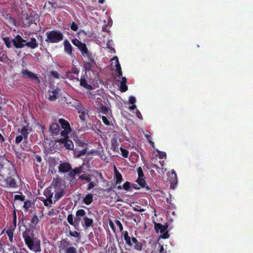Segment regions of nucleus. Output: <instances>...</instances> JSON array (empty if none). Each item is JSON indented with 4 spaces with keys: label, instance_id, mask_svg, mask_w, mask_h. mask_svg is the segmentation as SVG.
<instances>
[{
    "label": "nucleus",
    "instance_id": "45",
    "mask_svg": "<svg viewBox=\"0 0 253 253\" xmlns=\"http://www.w3.org/2000/svg\"><path fill=\"white\" fill-rule=\"evenodd\" d=\"M70 28L73 31L76 32L78 30L79 26H78V24L76 23H75V22L73 21L72 22H71L70 24Z\"/></svg>",
    "mask_w": 253,
    "mask_h": 253
},
{
    "label": "nucleus",
    "instance_id": "43",
    "mask_svg": "<svg viewBox=\"0 0 253 253\" xmlns=\"http://www.w3.org/2000/svg\"><path fill=\"white\" fill-rule=\"evenodd\" d=\"M14 227H11L6 231V233L8 237H13Z\"/></svg>",
    "mask_w": 253,
    "mask_h": 253
},
{
    "label": "nucleus",
    "instance_id": "22",
    "mask_svg": "<svg viewBox=\"0 0 253 253\" xmlns=\"http://www.w3.org/2000/svg\"><path fill=\"white\" fill-rule=\"evenodd\" d=\"M54 189V187L52 186V182L50 186H48L45 189L43 192V195L45 196L46 198L53 197Z\"/></svg>",
    "mask_w": 253,
    "mask_h": 253
},
{
    "label": "nucleus",
    "instance_id": "13",
    "mask_svg": "<svg viewBox=\"0 0 253 253\" xmlns=\"http://www.w3.org/2000/svg\"><path fill=\"white\" fill-rule=\"evenodd\" d=\"M37 15L30 13L26 14V17L23 20V24L25 27H29L31 24L34 23L36 19V16Z\"/></svg>",
    "mask_w": 253,
    "mask_h": 253
},
{
    "label": "nucleus",
    "instance_id": "5",
    "mask_svg": "<svg viewBox=\"0 0 253 253\" xmlns=\"http://www.w3.org/2000/svg\"><path fill=\"white\" fill-rule=\"evenodd\" d=\"M52 186L54 187V199H55V201H58L65 195L66 190L63 187L61 181L58 178H53Z\"/></svg>",
    "mask_w": 253,
    "mask_h": 253
},
{
    "label": "nucleus",
    "instance_id": "57",
    "mask_svg": "<svg viewBox=\"0 0 253 253\" xmlns=\"http://www.w3.org/2000/svg\"><path fill=\"white\" fill-rule=\"evenodd\" d=\"M86 153V148L78 152V157H80L85 154Z\"/></svg>",
    "mask_w": 253,
    "mask_h": 253
},
{
    "label": "nucleus",
    "instance_id": "10",
    "mask_svg": "<svg viewBox=\"0 0 253 253\" xmlns=\"http://www.w3.org/2000/svg\"><path fill=\"white\" fill-rule=\"evenodd\" d=\"M78 179L84 180L88 183L86 188L87 191H90L96 185L95 182L91 181V175L89 173H84L80 175Z\"/></svg>",
    "mask_w": 253,
    "mask_h": 253
},
{
    "label": "nucleus",
    "instance_id": "20",
    "mask_svg": "<svg viewBox=\"0 0 253 253\" xmlns=\"http://www.w3.org/2000/svg\"><path fill=\"white\" fill-rule=\"evenodd\" d=\"M25 46H27L28 47H29L31 49H35L38 47L39 43L37 41V40L34 38L32 37L30 39V41L27 42L26 41V42L25 43Z\"/></svg>",
    "mask_w": 253,
    "mask_h": 253
},
{
    "label": "nucleus",
    "instance_id": "21",
    "mask_svg": "<svg viewBox=\"0 0 253 253\" xmlns=\"http://www.w3.org/2000/svg\"><path fill=\"white\" fill-rule=\"evenodd\" d=\"M72 42L75 46L78 47V49L81 52L87 47L85 43L81 42L77 39H73L72 40Z\"/></svg>",
    "mask_w": 253,
    "mask_h": 253
},
{
    "label": "nucleus",
    "instance_id": "56",
    "mask_svg": "<svg viewBox=\"0 0 253 253\" xmlns=\"http://www.w3.org/2000/svg\"><path fill=\"white\" fill-rule=\"evenodd\" d=\"M50 74L52 77L56 79H59L60 77L59 73L56 71H51Z\"/></svg>",
    "mask_w": 253,
    "mask_h": 253
},
{
    "label": "nucleus",
    "instance_id": "7",
    "mask_svg": "<svg viewBox=\"0 0 253 253\" xmlns=\"http://www.w3.org/2000/svg\"><path fill=\"white\" fill-rule=\"evenodd\" d=\"M169 226L167 223L163 225L159 223H155L154 229L157 233L160 232L161 234V237L163 239H168L169 237V235L168 233V228Z\"/></svg>",
    "mask_w": 253,
    "mask_h": 253
},
{
    "label": "nucleus",
    "instance_id": "23",
    "mask_svg": "<svg viewBox=\"0 0 253 253\" xmlns=\"http://www.w3.org/2000/svg\"><path fill=\"white\" fill-rule=\"evenodd\" d=\"M114 179H116V184H119L121 183L123 180L121 173L117 170L115 166H114Z\"/></svg>",
    "mask_w": 253,
    "mask_h": 253
},
{
    "label": "nucleus",
    "instance_id": "59",
    "mask_svg": "<svg viewBox=\"0 0 253 253\" xmlns=\"http://www.w3.org/2000/svg\"><path fill=\"white\" fill-rule=\"evenodd\" d=\"M66 139H67V138L63 137V138H59V139H56L55 140V141L56 142H58V143L64 144Z\"/></svg>",
    "mask_w": 253,
    "mask_h": 253
},
{
    "label": "nucleus",
    "instance_id": "8",
    "mask_svg": "<svg viewBox=\"0 0 253 253\" xmlns=\"http://www.w3.org/2000/svg\"><path fill=\"white\" fill-rule=\"evenodd\" d=\"M61 248L64 251V253H78L77 249L72 246L67 239L61 241Z\"/></svg>",
    "mask_w": 253,
    "mask_h": 253
},
{
    "label": "nucleus",
    "instance_id": "58",
    "mask_svg": "<svg viewBox=\"0 0 253 253\" xmlns=\"http://www.w3.org/2000/svg\"><path fill=\"white\" fill-rule=\"evenodd\" d=\"M129 103L130 104H134L136 101L135 98L133 96H130L128 100Z\"/></svg>",
    "mask_w": 253,
    "mask_h": 253
},
{
    "label": "nucleus",
    "instance_id": "64",
    "mask_svg": "<svg viewBox=\"0 0 253 253\" xmlns=\"http://www.w3.org/2000/svg\"><path fill=\"white\" fill-rule=\"evenodd\" d=\"M126 77H123L121 82V84H126Z\"/></svg>",
    "mask_w": 253,
    "mask_h": 253
},
{
    "label": "nucleus",
    "instance_id": "38",
    "mask_svg": "<svg viewBox=\"0 0 253 253\" xmlns=\"http://www.w3.org/2000/svg\"><path fill=\"white\" fill-rule=\"evenodd\" d=\"M8 246L9 247L8 248V251L12 253H20L18 252V250L16 247L13 245L8 244Z\"/></svg>",
    "mask_w": 253,
    "mask_h": 253
},
{
    "label": "nucleus",
    "instance_id": "36",
    "mask_svg": "<svg viewBox=\"0 0 253 253\" xmlns=\"http://www.w3.org/2000/svg\"><path fill=\"white\" fill-rule=\"evenodd\" d=\"M87 110L84 108V111H82V113H79V118L82 121H85L86 119V115H87Z\"/></svg>",
    "mask_w": 253,
    "mask_h": 253
},
{
    "label": "nucleus",
    "instance_id": "48",
    "mask_svg": "<svg viewBox=\"0 0 253 253\" xmlns=\"http://www.w3.org/2000/svg\"><path fill=\"white\" fill-rule=\"evenodd\" d=\"M23 139L24 140V136H23L22 135H19L15 138V143L16 144H19L22 141Z\"/></svg>",
    "mask_w": 253,
    "mask_h": 253
},
{
    "label": "nucleus",
    "instance_id": "37",
    "mask_svg": "<svg viewBox=\"0 0 253 253\" xmlns=\"http://www.w3.org/2000/svg\"><path fill=\"white\" fill-rule=\"evenodd\" d=\"M69 234L71 236L77 238L78 239V240L81 239V235L79 232H78L76 231H72L71 230L69 231Z\"/></svg>",
    "mask_w": 253,
    "mask_h": 253
},
{
    "label": "nucleus",
    "instance_id": "33",
    "mask_svg": "<svg viewBox=\"0 0 253 253\" xmlns=\"http://www.w3.org/2000/svg\"><path fill=\"white\" fill-rule=\"evenodd\" d=\"M72 106L76 109L78 113H82V111H84L85 108L81 103H75Z\"/></svg>",
    "mask_w": 253,
    "mask_h": 253
},
{
    "label": "nucleus",
    "instance_id": "27",
    "mask_svg": "<svg viewBox=\"0 0 253 253\" xmlns=\"http://www.w3.org/2000/svg\"><path fill=\"white\" fill-rule=\"evenodd\" d=\"M136 182L142 187L145 188L147 191L150 190V188L148 186H146V182L144 177H138Z\"/></svg>",
    "mask_w": 253,
    "mask_h": 253
},
{
    "label": "nucleus",
    "instance_id": "44",
    "mask_svg": "<svg viewBox=\"0 0 253 253\" xmlns=\"http://www.w3.org/2000/svg\"><path fill=\"white\" fill-rule=\"evenodd\" d=\"M3 41L7 47L10 48L11 47V41L8 37L3 38Z\"/></svg>",
    "mask_w": 253,
    "mask_h": 253
},
{
    "label": "nucleus",
    "instance_id": "26",
    "mask_svg": "<svg viewBox=\"0 0 253 253\" xmlns=\"http://www.w3.org/2000/svg\"><path fill=\"white\" fill-rule=\"evenodd\" d=\"M83 219L84 221V223H82V226L85 229L93 225V220L92 218H88L85 216V217Z\"/></svg>",
    "mask_w": 253,
    "mask_h": 253
},
{
    "label": "nucleus",
    "instance_id": "30",
    "mask_svg": "<svg viewBox=\"0 0 253 253\" xmlns=\"http://www.w3.org/2000/svg\"><path fill=\"white\" fill-rule=\"evenodd\" d=\"M93 201V195L91 194H87L83 199L84 203L86 205H90Z\"/></svg>",
    "mask_w": 253,
    "mask_h": 253
},
{
    "label": "nucleus",
    "instance_id": "61",
    "mask_svg": "<svg viewBox=\"0 0 253 253\" xmlns=\"http://www.w3.org/2000/svg\"><path fill=\"white\" fill-rule=\"evenodd\" d=\"M72 72L78 76L79 74L80 71L77 67H75L72 68Z\"/></svg>",
    "mask_w": 253,
    "mask_h": 253
},
{
    "label": "nucleus",
    "instance_id": "52",
    "mask_svg": "<svg viewBox=\"0 0 253 253\" xmlns=\"http://www.w3.org/2000/svg\"><path fill=\"white\" fill-rule=\"evenodd\" d=\"M137 173L138 177H144V173L141 167H139L137 169Z\"/></svg>",
    "mask_w": 253,
    "mask_h": 253
},
{
    "label": "nucleus",
    "instance_id": "12",
    "mask_svg": "<svg viewBox=\"0 0 253 253\" xmlns=\"http://www.w3.org/2000/svg\"><path fill=\"white\" fill-rule=\"evenodd\" d=\"M3 187L15 188L18 187L16 180L11 176L7 177L3 181Z\"/></svg>",
    "mask_w": 253,
    "mask_h": 253
},
{
    "label": "nucleus",
    "instance_id": "25",
    "mask_svg": "<svg viewBox=\"0 0 253 253\" xmlns=\"http://www.w3.org/2000/svg\"><path fill=\"white\" fill-rule=\"evenodd\" d=\"M58 122L61 125V127L63 129L72 130L70 125L67 120L62 118H60L58 120Z\"/></svg>",
    "mask_w": 253,
    "mask_h": 253
},
{
    "label": "nucleus",
    "instance_id": "19",
    "mask_svg": "<svg viewBox=\"0 0 253 253\" xmlns=\"http://www.w3.org/2000/svg\"><path fill=\"white\" fill-rule=\"evenodd\" d=\"M63 44L64 51L68 55H72L73 48L70 42L67 40H65L63 42Z\"/></svg>",
    "mask_w": 253,
    "mask_h": 253
},
{
    "label": "nucleus",
    "instance_id": "53",
    "mask_svg": "<svg viewBox=\"0 0 253 253\" xmlns=\"http://www.w3.org/2000/svg\"><path fill=\"white\" fill-rule=\"evenodd\" d=\"M158 157L160 159L166 158V153L164 152H158Z\"/></svg>",
    "mask_w": 253,
    "mask_h": 253
},
{
    "label": "nucleus",
    "instance_id": "2",
    "mask_svg": "<svg viewBox=\"0 0 253 253\" xmlns=\"http://www.w3.org/2000/svg\"><path fill=\"white\" fill-rule=\"evenodd\" d=\"M84 165V163H83L81 166L72 169L70 163L68 162L62 163L58 166V172L64 173L69 172L68 174V177L73 180L76 179V175L80 174L83 172Z\"/></svg>",
    "mask_w": 253,
    "mask_h": 253
},
{
    "label": "nucleus",
    "instance_id": "14",
    "mask_svg": "<svg viewBox=\"0 0 253 253\" xmlns=\"http://www.w3.org/2000/svg\"><path fill=\"white\" fill-rule=\"evenodd\" d=\"M11 42L15 48H22L25 46L26 40L23 39L19 35H17Z\"/></svg>",
    "mask_w": 253,
    "mask_h": 253
},
{
    "label": "nucleus",
    "instance_id": "54",
    "mask_svg": "<svg viewBox=\"0 0 253 253\" xmlns=\"http://www.w3.org/2000/svg\"><path fill=\"white\" fill-rule=\"evenodd\" d=\"M6 18L9 20L10 23L15 25V20L12 16L9 15H7Z\"/></svg>",
    "mask_w": 253,
    "mask_h": 253
},
{
    "label": "nucleus",
    "instance_id": "18",
    "mask_svg": "<svg viewBox=\"0 0 253 253\" xmlns=\"http://www.w3.org/2000/svg\"><path fill=\"white\" fill-rule=\"evenodd\" d=\"M31 129L27 128V126H23L21 129L19 128L18 129V132H20L21 135H22L24 136V142L27 143H28V138L29 133L30 132Z\"/></svg>",
    "mask_w": 253,
    "mask_h": 253
},
{
    "label": "nucleus",
    "instance_id": "28",
    "mask_svg": "<svg viewBox=\"0 0 253 253\" xmlns=\"http://www.w3.org/2000/svg\"><path fill=\"white\" fill-rule=\"evenodd\" d=\"M49 100L51 101H55L57 99V96L58 94V90L57 89H55L52 91H49Z\"/></svg>",
    "mask_w": 253,
    "mask_h": 253
},
{
    "label": "nucleus",
    "instance_id": "4",
    "mask_svg": "<svg viewBox=\"0 0 253 253\" xmlns=\"http://www.w3.org/2000/svg\"><path fill=\"white\" fill-rule=\"evenodd\" d=\"M45 42L48 43H58L63 40V34L59 30H53L48 31L45 34Z\"/></svg>",
    "mask_w": 253,
    "mask_h": 253
},
{
    "label": "nucleus",
    "instance_id": "51",
    "mask_svg": "<svg viewBox=\"0 0 253 253\" xmlns=\"http://www.w3.org/2000/svg\"><path fill=\"white\" fill-rule=\"evenodd\" d=\"M101 119H102V120L103 123L105 125H106L107 126H109L110 125V122L108 121V120L105 116H102Z\"/></svg>",
    "mask_w": 253,
    "mask_h": 253
},
{
    "label": "nucleus",
    "instance_id": "62",
    "mask_svg": "<svg viewBox=\"0 0 253 253\" xmlns=\"http://www.w3.org/2000/svg\"><path fill=\"white\" fill-rule=\"evenodd\" d=\"M34 160L40 163L42 162V158L40 155H35Z\"/></svg>",
    "mask_w": 253,
    "mask_h": 253
},
{
    "label": "nucleus",
    "instance_id": "31",
    "mask_svg": "<svg viewBox=\"0 0 253 253\" xmlns=\"http://www.w3.org/2000/svg\"><path fill=\"white\" fill-rule=\"evenodd\" d=\"M68 222L71 225L73 226L76 230H77V228L76 224L75 219H74V217L72 214H69L67 216V218Z\"/></svg>",
    "mask_w": 253,
    "mask_h": 253
},
{
    "label": "nucleus",
    "instance_id": "47",
    "mask_svg": "<svg viewBox=\"0 0 253 253\" xmlns=\"http://www.w3.org/2000/svg\"><path fill=\"white\" fill-rule=\"evenodd\" d=\"M25 196L22 194V195H15L14 196V199L15 200H20L21 201H25Z\"/></svg>",
    "mask_w": 253,
    "mask_h": 253
},
{
    "label": "nucleus",
    "instance_id": "15",
    "mask_svg": "<svg viewBox=\"0 0 253 253\" xmlns=\"http://www.w3.org/2000/svg\"><path fill=\"white\" fill-rule=\"evenodd\" d=\"M86 212L83 209L78 210L76 212L75 217L76 224L77 228V230L79 229L80 223L81 221L83 218L85 217Z\"/></svg>",
    "mask_w": 253,
    "mask_h": 253
},
{
    "label": "nucleus",
    "instance_id": "35",
    "mask_svg": "<svg viewBox=\"0 0 253 253\" xmlns=\"http://www.w3.org/2000/svg\"><path fill=\"white\" fill-rule=\"evenodd\" d=\"M145 137L147 138L150 144L153 147H154V143L152 141L151 134L150 132L146 131V133L144 134Z\"/></svg>",
    "mask_w": 253,
    "mask_h": 253
},
{
    "label": "nucleus",
    "instance_id": "11",
    "mask_svg": "<svg viewBox=\"0 0 253 253\" xmlns=\"http://www.w3.org/2000/svg\"><path fill=\"white\" fill-rule=\"evenodd\" d=\"M86 71H87L85 70L84 74L82 75L80 79L78 77L75 79L80 82V86L83 87L86 89L90 90L93 89V88L91 84H88V82L87 81L88 76L87 75Z\"/></svg>",
    "mask_w": 253,
    "mask_h": 253
},
{
    "label": "nucleus",
    "instance_id": "16",
    "mask_svg": "<svg viewBox=\"0 0 253 253\" xmlns=\"http://www.w3.org/2000/svg\"><path fill=\"white\" fill-rule=\"evenodd\" d=\"M169 181L170 183V188L174 189L177 184V177L175 171L172 169L169 176Z\"/></svg>",
    "mask_w": 253,
    "mask_h": 253
},
{
    "label": "nucleus",
    "instance_id": "9",
    "mask_svg": "<svg viewBox=\"0 0 253 253\" xmlns=\"http://www.w3.org/2000/svg\"><path fill=\"white\" fill-rule=\"evenodd\" d=\"M21 76L26 79H30L32 81H35L37 84L41 83V81L37 74L29 71L28 69H22L21 72Z\"/></svg>",
    "mask_w": 253,
    "mask_h": 253
},
{
    "label": "nucleus",
    "instance_id": "41",
    "mask_svg": "<svg viewBox=\"0 0 253 253\" xmlns=\"http://www.w3.org/2000/svg\"><path fill=\"white\" fill-rule=\"evenodd\" d=\"M120 149L121 151L122 156L125 158H127L129 154L128 151L122 147H120Z\"/></svg>",
    "mask_w": 253,
    "mask_h": 253
},
{
    "label": "nucleus",
    "instance_id": "34",
    "mask_svg": "<svg viewBox=\"0 0 253 253\" xmlns=\"http://www.w3.org/2000/svg\"><path fill=\"white\" fill-rule=\"evenodd\" d=\"M64 146L66 149L69 150H73L74 149V144L72 140L67 138L64 143Z\"/></svg>",
    "mask_w": 253,
    "mask_h": 253
},
{
    "label": "nucleus",
    "instance_id": "40",
    "mask_svg": "<svg viewBox=\"0 0 253 253\" xmlns=\"http://www.w3.org/2000/svg\"><path fill=\"white\" fill-rule=\"evenodd\" d=\"M39 222V219L37 215L35 214L34 215L31 219V222L32 224L36 225Z\"/></svg>",
    "mask_w": 253,
    "mask_h": 253
},
{
    "label": "nucleus",
    "instance_id": "39",
    "mask_svg": "<svg viewBox=\"0 0 253 253\" xmlns=\"http://www.w3.org/2000/svg\"><path fill=\"white\" fill-rule=\"evenodd\" d=\"M72 130H67V129H63V130L61 131L60 132L61 136H63L64 138H69V134L71 133Z\"/></svg>",
    "mask_w": 253,
    "mask_h": 253
},
{
    "label": "nucleus",
    "instance_id": "49",
    "mask_svg": "<svg viewBox=\"0 0 253 253\" xmlns=\"http://www.w3.org/2000/svg\"><path fill=\"white\" fill-rule=\"evenodd\" d=\"M40 200L42 202V203H43L44 206L47 207L48 208H50L51 206L49 205V203L47 202V201L46 200V199H44V198H42V197H41L40 198Z\"/></svg>",
    "mask_w": 253,
    "mask_h": 253
},
{
    "label": "nucleus",
    "instance_id": "55",
    "mask_svg": "<svg viewBox=\"0 0 253 253\" xmlns=\"http://www.w3.org/2000/svg\"><path fill=\"white\" fill-rule=\"evenodd\" d=\"M127 90V86L126 84H121L120 90L122 92H125Z\"/></svg>",
    "mask_w": 253,
    "mask_h": 253
},
{
    "label": "nucleus",
    "instance_id": "42",
    "mask_svg": "<svg viewBox=\"0 0 253 253\" xmlns=\"http://www.w3.org/2000/svg\"><path fill=\"white\" fill-rule=\"evenodd\" d=\"M131 187V184L128 181H126L123 185V188L126 191H129Z\"/></svg>",
    "mask_w": 253,
    "mask_h": 253
},
{
    "label": "nucleus",
    "instance_id": "46",
    "mask_svg": "<svg viewBox=\"0 0 253 253\" xmlns=\"http://www.w3.org/2000/svg\"><path fill=\"white\" fill-rule=\"evenodd\" d=\"M31 206V202L30 200H27L24 202L23 208L27 211Z\"/></svg>",
    "mask_w": 253,
    "mask_h": 253
},
{
    "label": "nucleus",
    "instance_id": "32",
    "mask_svg": "<svg viewBox=\"0 0 253 253\" xmlns=\"http://www.w3.org/2000/svg\"><path fill=\"white\" fill-rule=\"evenodd\" d=\"M98 111L104 115H107L109 113V111L110 110L107 107L102 104H100L98 108Z\"/></svg>",
    "mask_w": 253,
    "mask_h": 253
},
{
    "label": "nucleus",
    "instance_id": "1",
    "mask_svg": "<svg viewBox=\"0 0 253 253\" xmlns=\"http://www.w3.org/2000/svg\"><path fill=\"white\" fill-rule=\"evenodd\" d=\"M22 237L25 245L29 250L36 253L41 252L40 240L34 238V234L31 233L30 229H26L22 233Z\"/></svg>",
    "mask_w": 253,
    "mask_h": 253
},
{
    "label": "nucleus",
    "instance_id": "24",
    "mask_svg": "<svg viewBox=\"0 0 253 253\" xmlns=\"http://www.w3.org/2000/svg\"><path fill=\"white\" fill-rule=\"evenodd\" d=\"M112 60L115 61L116 70L118 73V77L120 78L122 76L123 73L122 71L121 65L119 63L118 58L117 56H114Z\"/></svg>",
    "mask_w": 253,
    "mask_h": 253
},
{
    "label": "nucleus",
    "instance_id": "63",
    "mask_svg": "<svg viewBox=\"0 0 253 253\" xmlns=\"http://www.w3.org/2000/svg\"><path fill=\"white\" fill-rule=\"evenodd\" d=\"M13 224L14 225V228L16 226V214L15 211H13Z\"/></svg>",
    "mask_w": 253,
    "mask_h": 253
},
{
    "label": "nucleus",
    "instance_id": "6",
    "mask_svg": "<svg viewBox=\"0 0 253 253\" xmlns=\"http://www.w3.org/2000/svg\"><path fill=\"white\" fill-rule=\"evenodd\" d=\"M124 240L126 245L131 247L134 244V249L137 251H141L143 247V245L141 242L138 241L137 239L134 237L131 238L128 235L127 231H124L123 232Z\"/></svg>",
    "mask_w": 253,
    "mask_h": 253
},
{
    "label": "nucleus",
    "instance_id": "17",
    "mask_svg": "<svg viewBox=\"0 0 253 253\" xmlns=\"http://www.w3.org/2000/svg\"><path fill=\"white\" fill-rule=\"evenodd\" d=\"M49 131L52 135H57L59 134L60 128L55 119L54 122L49 126Z\"/></svg>",
    "mask_w": 253,
    "mask_h": 253
},
{
    "label": "nucleus",
    "instance_id": "50",
    "mask_svg": "<svg viewBox=\"0 0 253 253\" xmlns=\"http://www.w3.org/2000/svg\"><path fill=\"white\" fill-rule=\"evenodd\" d=\"M115 223L119 228L120 231H121L123 233L124 231H123V226L122 223L119 220H116V221H115Z\"/></svg>",
    "mask_w": 253,
    "mask_h": 253
},
{
    "label": "nucleus",
    "instance_id": "60",
    "mask_svg": "<svg viewBox=\"0 0 253 253\" xmlns=\"http://www.w3.org/2000/svg\"><path fill=\"white\" fill-rule=\"evenodd\" d=\"M47 202L49 203V205H51V204H55L57 201H55V199L53 198V200L52 199V198H46Z\"/></svg>",
    "mask_w": 253,
    "mask_h": 253
},
{
    "label": "nucleus",
    "instance_id": "3",
    "mask_svg": "<svg viewBox=\"0 0 253 253\" xmlns=\"http://www.w3.org/2000/svg\"><path fill=\"white\" fill-rule=\"evenodd\" d=\"M81 52L85 59L84 64L85 70L88 71H93L97 66L95 61V55L89 51L87 47Z\"/></svg>",
    "mask_w": 253,
    "mask_h": 253
},
{
    "label": "nucleus",
    "instance_id": "29",
    "mask_svg": "<svg viewBox=\"0 0 253 253\" xmlns=\"http://www.w3.org/2000/svg\"><path fill=\"white\" fill-rule=\"evenodd\" d=\"M111 149L113 151L117 152L118 151L119 143L117 139L115 138H113L111 140Z\"/></svg>",
    "mask_w": 253,
    "mask_h": 253
}]
</instances>
